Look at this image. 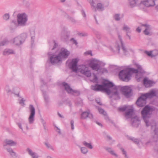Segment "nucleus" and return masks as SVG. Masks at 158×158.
<instances>
[{
  "mask_svg": "<svg viewBox=\"0 0 158 158\" xmlns=\"http://www.w3.org/2000/svg\"><path fill=\"white\" fill-rule=\"evenodd\" d=\"M70 52L64 48H62L58 53L62 59L67 58L70 54Z\"/></svg>",
  "mask_w": 158,
  "mask_h": 158,
  "instance_id": "4468645a",
  "label": "nucleus"
},
{
  "mask_svg": "<svg viewBox=\"0 0 158 158\" xmlns=\"http://www.w3.org/2000/svg\"><path fill=\"white\" fill-rule=\"evenodd\" d=\"M31 156H32V158H38L39 156L38 154L35 152H34Z\"/></svg>",
  "mask_w": 158,
  "mask_h": 158,
  "instance_id": "3c124183",
  "label": "nucleus"
},
{
  "mask_svg": "<svg viewBox=\"0 0 158 158\" xmlns=\"http://www.w3.org/2000/svg\"><path fill=\"white\" fill-rule=\"evenodd\" d=\"M113 90L111 91L112 96L110 98L115 97V98H120L118 91L120 90L123 94L127 98H129L132 96L131 88L127 86H116L113 88Z\"/></svg>",
  "mask_w": 158,
  "mask_h": 158,
  "instance_id": "7ed1b4c3",
  "label": "nucleus"
},
{
  "mask_svg": "<svg viewBox=\"0 0 158 158\" xmlns=\"http://www.w3.org/2000/svg\"><path fill=\"white\" fill-rule=\"evenodd\" d=\"M94 76V78L93 80V82H96V83H98V77L96 76V75L94 73L93 74Z\"/></svg>",
  "mask_w": 158,
  "mask_h": 158,
  "instance_id": "09e8293b",
  "label": "nucleus"
},
{
  "mask_svg": "<svg viewBox=\"0 0 158 158\" xmlns=\"http://www.w3.org/2000/svg\"><path fill=\"white\" fill-rule=\"evenodd\" d=\"M141 27H145V30L144 31V33L146 35H148L150 34L149 31L151 30V28L149 25L148 24H141Z\"/></svg>",
  "mask_w": 158,
  "mask_h": 158,
  "instance_id": "6ab92c4d",
  "label": "nucleus"
},
{
  "mask_svg": "<svg viewBox=\"0 0 158 158\" xmlns=\"http://www.w3.org/2000/svg\"><path fill=\"white\" fill-rule=\"evenodd\" d=\"M13 43L15 45H19L23 43L19 36L15 38L13 40Z\"/></svg>",
  "mask_w": 158,
  "mask_h": 158,
  "instance_id": "393cba45",
  "label": "nucleus"
},
{
  "mask_svg": "<svg viewBox=\"0 0 158 158\" xmlns=\"http://www.w3.org/2000/svg\"><path fill=\"white\" fill-rule=\"evenodd\" d=\"M27 35V33H23L21 34L20 35L18 36L19 38L23 43L25 41L26 39Z\"/></svg>",
  "mask_w": 158,
  "mask_h": 158,
  "instance_id": "bb28decb",
  "label": "nucleus"
},
{
  "mask_svg": "<svg viewBox=\"0 0 158 158\" xmlns=\"http://www.w3.org/2000/svg\"><path fill=\"white\" fill-rule=\"evenodd\" d=\"M81 152L83 154H86L88 152L87 149L85 147H81Z\"/></svg>",
  "mask_w": 158,
  "mask_h": 158,
  "instance_id": "ea45409f",
  "label": "nucleus"
},
{
  "mask_svg": "<svg viewBox=\"0 0 158 158\" xmlns=\"http://www.w3.org/2000/svg\"><path fill=\"white\" fill-rule=\"evenodd\" d=\"M70 40L73 42V44L77 45V43L76 40H75L74 38H72Z\"/></svg>",
  "mask_w": 158,
  "mask_h": 158,
  "instance_id": "6e6d98bb",
  "label": "nucleus"
},
{
  "mask_svg": "<svg viewBox=\"0 0 158 158\" xmlns=\"http://www.w3.org/2000/svg\"><path fill=\"white\" fill-rule=\"evenodd\" d=\"M14 53L15 52L14 50L10 49H6L3 52V54L4 55H8Z\"/></svg>",
  "mask_w": 158,
  "mask_h": 158,
  "instance_id": "b1692460",
  "label": "nucleus"
},
{
  "mask_svg": "<svg viewBox=\"0 0 158 158\" xmlns=\"http://www.w3.org/2000/svg\"><path fill=\"white\" fill-rule=\"evenodd\" d=\"M78 60L77 59H73L69 64V68L73 72L77 73H80L87 77L91 76V73L89 68L85 65H80L77 66Z\"/></svg>",
  "mask_w": 158,
  "mask_h": 158,
  "instance_id": "f03ea898",
  "label": "nucleus"
},
{
  "mask_svg": "<svg viewBox=\"0 0 158 158\" xmlns=\"http://www.w3.org/2000/svg\"><path fill=\"white\" fill-rule=\"evenodd\" d=\"M86 55H92V52L91 51H89L85 53Z\"/></svg>",
  "mask_w": 158,
  "mask_h": 158,
  "instance_id": "e2e57ef3",
  "label": "nucleus"
},
{
  "mask_svg": "<svg viewBox=\"0 0 158 158\" xmlns=\"http://www.w3.org/2000/svg\"><path fill=\"white\" fill-rule=\"evenodd\" d=\"M17 24L19 26L24 27L27 25V16L25 13L19 14L17 15Z\"/></svg>",
  "mask_w": 158,
  "mask_h": 158,
  "instance_id": "0eeeda50",
  "label": "nucleus"
},
{
  "mask_svg": "<svg viewBox=\"0 0 158 158\" xmlns=\"http://www.w3.org/2000/svg\"><path fill=\"white\" fill-rule=\"evenodd\" d=\"M70 32L66 30H63L60 34L61 39L63 40H66L69 38Z\"/></svg>",
  "mask_w": 158,
  "mask_h": 158,
  "instance_id": "2eb2a0df",
  "label": "nucleus"
},
{
  "mask_svg": "<svg viewBox=\"0 0 158 158\" xmlns=\"http://www.w3.org/2000/svg\"><path fill=\"white\" fill-rule=\"evenodd\" d=\"M4 144L3 146L4 148H5L6 145H9L10 146H13L15 145L16 144V142L14 141L13 140L9 139H6L4 141Z\"/></svg>",
  "mask_w": 158,
  "mask_h": 158,
  "instance_id": "a211bd4d",
  "label": "nucleus"
},
{
  "mask_svg": "<svg viewBox=\"0 0 158 158\" xmlns=\"http://www.w3.org/2000/svg\"><path fill=\"white\" fill-rule=\"evenodd\" d=\"M62 85L64 86L65 90L68 93L74 95H78L80 94L79 91L72 89L67 83L64 82L62 83Z\"/></svg>",
  "mask_w": 158,
  "mask_h": 158,
  "instance_id": "9b49d317",
  "label": "nucleus"
},
{
  "mask_svg": "<svg viewBox=\"0 0 158 158\" xmlns=\"http://www.w3.org/2000/svg\"><path fill=\"white\" fill-rule=\"evenodd\" d=\"M144 53L149 56H151V57H152L154 56H153L152 55V51H151L149 52L147 51H144Z\"/></svg>",
  "mask_w": 158,
  "mask_h": 158,
  "instance_id": "79ce46f5",
  "label": "nucleus"
},
{
  "mask_svg": "<svg viewBox=\"0 0 158 158\" xmlns=\"http://www.w3.org/2000/svg\"><path fill=\"white\" fill-rule=\"evenodd\" d=\"M133 109L132 108H129L125 112V116L126 118H131L133 115Z\"/></svg>",
  "mask_w": 158,
  "mask_h": 158,
  "instance_id": "412c9836",
  "label": "nucleus"
},
{
  "mask_svg": "<svg viewBox=\"0 0 158 158\" xmlns=\"http://www.w3.org/2000/svg\"><path fill=\"white\" fill-rule=\"evenodd\" d=\"M114 19L116 21H119L120 18V14H115L114 16Z\"/></svg>",
  "mask_w": 158,
  "mask_h": 158,
  "instance_id": "37998d69",
  "label": "nucleus"
},
{
  "mask_svg": "<svg viewBox=\"0 0 158 158\" xmlns=\"http://www.w3.org/2000/svg\"><path fill=\"white\" fill-rule=\"evenodd\" d=\"M101 62L99 60L96 59H93L90 61L89 65L93 70L97 71L98 73H107V70L106 68L101 67Z\"/></svg>",
  "mask_w": 158,
  "mask_h": 158,
  "instance_id": "423d86ee",
  "label": "nucleus"
},
{
  "mask_svg": "<svg viewBox=\"0 0 158 158\" xmlns=\"http://www.w3.org/2000/svg\"><path fill=\"white\" fill-rule=\"evenodd\" d=\"M121 150L122 151V152H123V155H125V156H126V152L124 150L123 148H121Z\"/></svg>",
  "mask_w": 158,
  "mask_h": 158,
  "instance_id": "680f3d73",
  "label": "nucleus"
},
{
  "mask_svg": "<svg viewBox=\"0 0 158 158\" xmlns=\"http://www.w3.org/2000/svg\"><path fill=\"white\" fill-rule=\"evenodd\" d=\"M151 109L149 106H146L143 108L141 113L146 126H151L152 129L154 127L155 129L153 131L155 135L153 137V140L154 141L156 142L158 140V127L156 125L155 121L150 120Z\"/></svg>",
  "mask_w": 158,
  "mask_h": 158,
  "instance_id": "f257e3e1",
  "label": "nucleus"
},
{
  "mask_svg": "<svg viewBox=\"0 0 158 158\" xmlns=\"http://www.w3.org/2000/svg\"><path fill=\"white\" fill-rule=\"evenodd\" d=\"M121 44L122 48L123 50V52L125 54H126V53L128 51L124 46V45L123 42L122 40H121Z\"/></svg>",
  "mask_w": 158,
  "mask_h": 158,
  "instance_id": "e433bc0d",
  "label": "nucleus"
},
{
  "mask_svg": "<svg viewBox=\"0 0 158 158\" xmlns=\"http://www.w3.org/2000/svg\"><path fill=\"white\" fill-rule=\"evenodd\" d=\"M30 111V115L28 118L29 124H31L33 123L34 120V117L35 114V109L33 106L30 105L29 107Z\"/></svg>",
  "mask_w": 158,
  "mask_h": 158,
  "instance_id": "f8f14e48",
  "label": "nucleus"
},
{
  "mask_svg": "<svg viewBox=\"0 0 158 158\" xmlns=\"http://www.w3.org/2000/svg\"><path fill=\"white\" fill-rule=\"evenodd\" d=\"M49 59L51 63L52 64H60L63 60L59 54L51 55L49 56Z\"/></svg>",
  "mask_w": 158,
  "mask_h": 158,
  "instance_id": "1a4fd4ad",
  "label": "nucleus"
},
{
  "mask_svg": "<svg viewBox=\"0 0 158 158\" xmlns=\"http://www.w3.org/2000/svg\"><path fill=\"white\" fill-rule=\"evenodd\" d=\"M6 150L13 157H16V153L13 151L12 148H7Z\"/></svg>",
  "mask_w": 158,
  "mask_h": 158,
  "instance_id": "7c9ffc66",
  "label": "nucleus"
},
{
  "mask_svg": "<svg viewBox=\"0 0 158 158\" xmlns=\"http://www.w3.org/2000/svg\"><path fill=\"white\" fill-rule=\"evenodd\" d=\"M153 83V81L149 80L147 77L143 79V84L146 87L151 85Z\"/></svg>",
  "mask_w": 158,
  "mask_h": 158,
  "instance_id": "4be33fe9",
  "label": "nucleus"
},
{
  "mask_svg": "<svg viewBox=\"0 0 158 158\" xmlns=\"http://www.w3.org/2000/svg\"><path fill=\"white\" fill-rule=\"evenodd\" d=\"M40 120H41V122L43 123V126H44V128H45V124L46 123L44 121V120L42 118H41L40 119Z\"/></svg>",
  "mask_w": 158,
  "mask_h": 158,
  "instance_id": "bf43d9fd",
  "label": "nucleus"
},
{
  "mask_svg": "<svg viewBox=\"0 0 158 158\" xmlns=\"http://www.w3.org/2000/svg\"><path fill=\"white\" fill-rule=\"evenodd\" d=\"M35 39V37H34V38L32 39L31 37V44L32 46L34 44V40Z\"/></svg>",
  "mask_w": 158,
  "mask_h": 158,
  "instance_id": "13d9d810",
  "label": "nucleus"
},
{
  "mask_svg": "<svg viewBox=\"0 0 158 158\" xmlns=\"http://www.w3.org/2000/svg\"><path fill=\"white\" fill-rule=\"evenodd\" d=\"M148 94H151L149 96L150 98H152L154 96H156L158 98V90L155 91H152L150 93H148Z\"/></svg>",
  "mask_w": 158,
  "mask_h": 158,
  "instance_id": "cd10ccee",
  "label": "nucleus"
},
{
  "mask_svg": "<svg viewBox=\"0 0 158 158\" xmlns=\"http://www.w3.org/2000/svg\"><path fill=\"white\" fill-rule=\"evenodd\" d=\"M137 67L139 69V73L136 74L135 78L138 82L140 81L143 77V74L144 71L142 69L141 66L138 64L136 65Z\"/></svg>",
  "mask_w": 158,
  "mask_h": 158,
  "instance_id": "ddd939ff",
  "label": "nucleus"
},
{
  "mask_svg": "<svg viewBox=\"0 0 158 158\" xmlns=\"http://www.w3.org/2000/svg\"><path fill=\"white\" fill-rule=\"evenodd\" d=\"M30 35L32 39L34 38L35 35V31L34 28H31L30 29Z\"/></svg>",
  "mask_w": 158,
  "mask_h": 158,
  "instance_id": "2f4dec72",
  "label": "nucleus"
},
{
  "mask_svg": "<svg viewBox=\"0 0 158 158\" xmlns=\"http://www.w3.org/2000/svg\"><path fill=\"white\" fill-rule=\"evenodd\" d=\"M136 30L138 32L140 33L141 32V29L139 27H138L136 28Z\"/></svg>",
  "mask_w": 158,
  "mask_h": 158,
  "instance_id": "0e129e2a",
  "label": "nucleus"
},
{
  "mask_svg": "<svg viewBox=\"0 0 158 158\" xmlns=\"http://www.w3.org/2000/svg\"><path fill=\"white\" fill-rule=\"evenodd\" d=\"M105 149L112 155L115 156V157H117V155L114 153V151L111 148H106Z\"/></svg>",
  "mask_w": 158,
  "mask_h": 158,
  "instance_id": "72a5a7b5",
  "label": "nucleus"
},
{
  "mask_svg": "<svg viewBox=\"0 0 158 158\" xmlns=\"http://www.w3.org/2000/svg\"><path fill=\"white\" fill-rule=\"evenodd\" d=\"M88 117L90 119H92L93 116V114L88 111H84L83 112L81 116V119H85Z\"/></svg>",
  "mask_w": 158,
  "mask_h": 158,
  "instance_id": "dca6fc26",
  "label": "nucleus"
},
{
  "mask_svg": "<svg viewBox=\"0 0 158 158\" xmlns=\"http://www.w3.org/2000/svg\"><path fill=\"white\" fill-rule=\"evenodd\" d=\"M81 12L82 13V15L84 17H86V15H85V11H84V10H82L81 11Z\"/></svg>",
  "mask_w": 158,
  "mask_h": 158,
  "instance_id": "69168bd1",
  "label": "nucleus"
},
{
  "mask_svg": "<svg viewBox=\"0 0 158 158\" xmlns=\"http://www.w3.org/2000/svg\"><path fill=\"white\" fill-rule=\"evenodd\" d=\"M9 43V41L7 39H4L2 41L0 42V46H2L6 45Z\"/></svg>",
  "mask_w": 158,
  "mask_h": 158,
  "instance_id": "c9c22d12",
  "label": "nucleus"
},
{
  "mask_svg": "<svg viewBox=\"0 0 158 158\" xmlns=\"http://www.w3.org/2000/svg\"><path fill=\"white\" fill-rule=\"evenodd\" d=\"M123 30L126 31V34L130 33L131 32L130 28L128 26L126 25H124L123 27Z\"/></svg>",
  "mask_w": 158,
  "mask_h": 158,
  "instance_id": "c85d7f7f",
  "label": "nucleus"
},
{
  "mask_svg": "<svg viewBox=\"0 0 158 158\" xmlns=\"http://www.w3.org/2000/svg\"><path fill=\"white\" fill-rule=\"evenodd\" d=\"M45 144L47 147L49 149H50L52 150H54V149L53 147L51 144H50L49 143H45Z\"/></svg>",
  "mask_w": 158,
  "mask_h": 158,
  "instance_id": "c03bdc74",
  "label": "nucleus"
},
{
  "mask_svg": "<svg viewBox=\"0 0 158 158\" xmlns=\"http://www.w3.org/2000/svg\"><path fill=\"white\" fill-rule=\"evenodd\" d=\"M114 86L112 82L107 81H104L102 85L96 84L91 86V89L95 91H100L106 93L108 95L111 94V91L110 88Z\"/></svg>",
  "mask_w": 158,
  "mask_h": 158,
  "instance_id": "20e7f679",
  "label": "nucleus"
},
{
  "mask_svg": "<svg viewBox=\"0 0 158 158\" xmlns=\"http://www.w3.org/2000/svg\"><path fill=\"white\" fill-rule=\"evenodd\" d=\"M25 101V100L22 98L21 100H19V103L21 105V106H24L25 105L24 103V102Z\"/></svg>",
  "mask_w": 158,
  "mask_h": 158,
  "instance_id": "de8ad7c7",
  "label": "nucleus"
},
{
  "mask_svg": "<svg viewBox=\"0 0 158 158\" xmlns=\"http://www.w3.org/2000/svg\"><path fill=\"white\" fill-rule=\"evenodd\" d=\"M80 36H85L87 35V34L85 33H80L79 34Z\"/></svg>",
  "mask_w": 158,
  "mask_h": 158,
  "instance_id": "052dcab7",
  "label": "nucleus"
},
{
  "mask_svg": "<svg viewBox=\"0 0 158 158\" xmlns=\"http://www.w3.org/2000/svg\"><path fill=\"white\" fill-rule=\"evenodd\" d=\"M74 121L73 120H71L70 122V124L71 125V128L72 130H73L74 129Z\"/></svg>",
  "mask_w": 158,
  "mask_h": 158,
  "instance_id": "8fccbe9b",
  "label": "nucleus"
},
{
  "mask_svg": "<svg viewBox=\"0 0 158 158\" xmlns=\"http://www.w3.org/2000/svg\"><path fill=\"white\" fill-rule=\"evenodd\" d=\"M65 17L68 19H69L72 23H76V20L75 19L73 18L70 17L69 15L66 14Z\"/></svg>",
  "mask_w": 158,
  "mask_h": 158,
  "instance_id": "4c0bfd02",
  "label": "nucleus"
},
{
  "mask_svg": "<svg viewBox=\"0 0 158 158\" xmlns=\"http://www.w3.org/2000/svg\"><path fill=\"white\" fill-rule=\"evenodd\" d=\"M129 106H125L119 108V110L120 111H124L127 109V110L129 108Z\"/></svg>",
  "mask_w": 158,
  "mask_h": 158,
  "instance_id": "a19ab883",
  "label": "nucleus"
},
{
  "mask_svg": "<svg viewBox=\"0 0 158 158\" xmlns=\"http://www.w3.org/2000/svg\"><path fill=\"white\" fill-rule=\"evenodd\" d=\"M106 138L109 140H111L112 139V138L109 135H107L106 136Z\"/></svg>",
  "mask_w": 158,
  "mask_h": 158,
  "instance_id": "338daca9",
  "label": "nucleus"
},
{
  "mask_svg": "<svg viewBox=\"0 0 158 158\" xmlns=\"http://www.w3.org/2000/svg\"><path fill=\"white\" fill-rule=\"evenodd\" d=\"M151 94L148 93L142 94L137 100L136 103L139 107H142L145 106L147 103V99L150 98L149 96Z\"/></svg>",
  "mask_w": 158,
  "mask_h": 158,
  "instance_id": "6e6552de",
  "label": "nucleus"
},
{
  "mask_svg": "<svg viewBox=\"0 0 158 158\" xmlns=\"http://www.w3.org/2000/svg\"><path fill=\"white\" fill-rule=\"evenodd\" d=\"M18 126H19V128H20L21 129V130L23 131V129L22 127L21 124V123H19L18 124Z\"/></svg>",
  "mask_w": 158,
  "mask_h": 158,
  "instance_id": "774afa93",
  "label": "nucleus"
},
{
  "mask_svg": "<svg viewBox=\"0 0 158 158\" xmlns=\"http://www.w3.org/2000/svg\"><path fill=\"white\" fill-rule=\"evenodd\" d=\"M98 110L100 113L104 115H106V112L102 108H98Z\"/></svg>",
  "mask_w": 158,
  "mask_h": 158,
  "instance_id": "a18cd8bd",
  "label": "nucleus"
},
{
  "mask_svg": "<svg viewBox=\"0 0 158 158\" xmlns=\"http://www.w3.org/2000/svg\"><path fill=\"white\" fill-rule=\"evenodd\" d=\"M5 90L8 93L14 94L18 97H19V89L18 87H14L11 85H6Z\"/></svg>",
  "mask_w": 158,
  "mask_h": 158,
  "instance_id": "9d476101",
  "label": "nucleus"
},
{
  "mask_svg": "<svg viewBox=\"0 0 158 158\" xmlns=\"http://www.w3.org/2000/svg\"><path fill=\"white\" fill-rule=\"evenodd\" d=\"M89 2L91 6L93 7V9L94 10L95 12L97 11L96 9L95 5V3L94 2L95 1V0H89Z\"/></svg>",
  "mask_w": 158,
  "mask_h": 158,
  "instance_id": "473e14b6",
  "label": "nucleus"
},
{
  "mask_svg": "<svg viewBox=\"0 0 158 158\" xmlns=\"http://www.w3.org/2000/svg\"><path fill=\"white\" fill-rule=\"evenodd\" d=\"M10 15L8 13H6L2 16L3 19L5 21L8 20L10 19Z\"/></svg>",
  "mask_w": 158,
  "mask_h": 158,
  "instance_id": "58836bf2",
  "label": "nucleus"
},
{
  "mask_svg": "<svg viewBox=\"0 0 158 158\" xmlns=\"http://www.w3.org/2000/svg\"><path fill=\"white\" fill-rule=\"evenodd\" d=\"M82 143L85 146L89 149H92L93 148L91 143H88L85 141H84Z\"/></svg>",
  "mask_w": 158,
  "mask_h": 158,
  "instance_id": "c756f323",
  "label": "nucleus"
},
{
  "mask_svg": "<svg viewBox=\"0 0 158 158\" xmlns=\"http://www.w3.org/2000/svg\"><path fill=\"white\" fill-rule=\"evenodd\" d=\"M132 125L134 127H137L140 123V121L138 118L136 117L132 118L131 120Z\"/></svg>",
  "mask_w": 158,
  "mask_h": 158,
  "instance_id": "aec40b11",
  "label": "nucleus"
},
{
  "mask_svg": "<svg viewBox=\"0 0 158 158\" xmlns=\"http://www.w3.org/2000/svg\"><path fill=\"white\" fill-rule=\"evenodd\" d=\"M26 151L28 152V154L31 156L35 152H33L31 149L28 148L27 149Z\"/></svg>",
  "mask_w": 158,
  "mask_h": 158,
  "instance_id": "49530a36",
  "label": "nucleus"
},
{
  "mask_svg": "<svg viewBox=\"0 0 158 158\" xmlns=\"http://www.w3.org/2000/svg\"><path fill=\"white\" fill-rule=\"evenodd\" d=\"M43 94L44 95V99L46 104V105H47L48 104L49 102V99L48 96L46 94V93L43 91Z\"/></svg>",
  "mask_w": 158,
  "mask_h": 158,
  "instance_id": "f704fd0d",
  "label": "nucleus"
},
{
  "mask_svg": "<svg viewBox=\"0 0 158 158\" xmlns=\"http://www.w3.org/2000/svg\"><path fill=\"white\" fill-rule=\"evenodd\" d=\"M11 25L12 26L13 25H15V27H16V26L17 25V23L16 21L13 20L11 22Z\"/></svg>",
  "mask_w": 158,
  "mask_h": 158,
  "instance_id": "603ef678",
  "label": "nucleus"
},
{
  "mask_svg": "<svg viewBox=\"0 0 158 158\" xmlns=\"http://www.w3.org/2000/svg\"><path fill=\"white\" fill-rule=\"evenodd\" d=\"M134 143H135V144H139V139L135 138V139L134 140V141L133 142Z\"/></svg>",
  "mask_w": 158,
  "mask_h": 158,
  "instance_id": "864d4df0",
  "label": "nucleus"
},
{
  "mask_svg": "<svg viewBox=\"0 0 158 158\" xmlns=\"http://www.w3.org/2000/svg\"><path fill=\"white\" fill-rule=\"evenodd\" d=\"M96 7L99 11H102L104 9V4L100 2H98L97 4Z\"/></svg>",
  "mask_w": 158,
  "mask_h": 158,
  "instance_id": "a878e982",
  "label": "nucleus"
},
{
  "mask_svg": "<svg viewBox=\"0 0 158 158\" xmlns=\"http://www.w3.org/2000/svg\"><path fill=\"white\" fill-rule=\"evenodd\" d=\"M137 69H138L137 68ZM139 69L130 68L129 69L123 70L121 71L119 73V76L120 79L125 82H128L131 79V73H137Z\"/></svg>",
  "mask_w": 158,
  "mask_h": 158,
  "instance_id": "39448f33",
  "label": "nucleus"
},
{
  "mask_svg": "<svg viewBox=\"0 0 158 158\" xmlns=\"http://www.w3.org/2000/svg\"><path fill=\"white\" fill-rule=\"evenodd\" d=\"M96 103L100 105H102V104L100 102V100L99 98H97L96 99Z\"/></svg>",
  "mask_w": 158,
  "mask_h": 158,
  "instance_id": "5fc2aeb1",
  "label": "nucleus"
},
{
  "mask_svg": "<svg viewBox=\"0 0 158 158\" xmlns=\"http://www.w3.org/2000/svg\"><path fill=\"white\" fill-rule=\"evenodd\" d=\"M140 4H143L147 7L153 6L155 5L154 0H145L141 1Z\"/></svg>",
  "mask_w": 158,
  "mask_h": 158,
  "instance_id": "f3484780",
  "label": "nucleus"
},
{
  "mask_svg": "<svg viewBox=\"0 0 158 158\" xmlns=\"http://www.w3.org/2000/svg\"><path fill=\"white\" fill-rule=\"evenodd\" d=\"M128 4L131 8H133L136 6L137 5V0H128Z\"/></svg>",
  "mask_w": 158,
  "mask_h": 158,
  "instance_id": "5701e85b",
  "label": "nucleus"
},
{
  "mask_svg": "<svg viewBox=\"0 0 158 158\" xmlns=\"http://www.w3.org/2000/svg\"><path fill=\"white\" fill-rule=\"evenodd\" d=\"M54 46L53 48L52 49V50L54 49L55 48H56L57 46V44L55 42V41H54Z\"/></svg>",
  "mask_w": 158,
  "mask_h": 158,
  "instance_id": "4d7b16f0",
  "label": "nucleus"
}]
</instances>
